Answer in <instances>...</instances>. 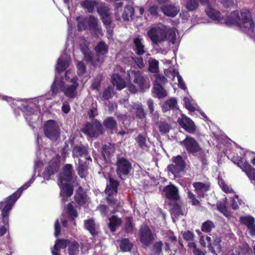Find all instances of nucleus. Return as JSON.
<instances>
[{
	"mask_svg": "<svg viewBox=\"0 0 255 255\" xmlns=\"http://www.w3.org/2000/svg\"><path fill=\"white\" fill-rule=\"evenodd\" d=\"M33 182V180L31 179L19 188L12 194L5 198L3 201L0 202V209L1 211L2 221L4 224L3 226L9 227L8 216L10 211L12 209L16 201L20 197L23 191L28 188Z\"/></svg>",
	"mask_w": 255,
	"mask_h": 255,
	"instance_id": "1",
	"label": "nucleus"
},
{
	"mask_svg": "<svg viewBox=\"0 0 255 255\" xmlns=\"http://www.w3.org/2000/svg\"><path fill=\"white\" fill-rule=\"evenodd\" d=\"M147 35L152 42L156 45L166 40L172 44H174L176 40V33L173 28L165 30L157 29L156 27H153L148 31Z\"/></svg>",
	"mask_w": 255,
	"mask_h": 255,
	"instance_id": "2",
	"label": "nucleus"
},
{
	"mask_svg": "<svg viewBox=\"0 0 255 255\" xmlns=\"http://www.w3.org/2000/svg\"><path fill=\"white\" fill-rule=\"evenodd\" d=\"M238 27L240 30L250 36H253L255 33V21L249 11H241Z\"/></svg>",
	"mask_w": 255,
	"mask_h": 255,
	"instance_id": "3",
	"label": "nucleus"
},
{
	"mask_svg": "<svg viewBox=\"0 0 255 255\" xmlns=\"http://www.w3.org/2000/svg\"><path fill=\"white\" fill-rule=\"evenodd\" d=\"M45 137L53 142H56L60 136V128L58 123L53 120H49L45 122L43 127Z\"/></svg>",
	"mask_w": 255,
	"mask_h": 255,
	"instance_id": "4",
	"label": "nucleus"
},
{
	"mask_svg": "<svg viewBox=\"0 0 255 255\" xmlns=\"http://www.w3.org/2000/svg\"><path fill=\"white\" fill-rule=\"evenodd\" d=\"M186 163L183 157L180 155L173 156L172 157V163L167 166V170L173 174L175 177H180L184 172Z\"/></svg>",
	"mask_w": 255,
	"mask_h": 255,
	"instance_id": "5",
	"label": "nucleus"
},
{
	"mask_svg": "<svg viewBox=\"0 0 255 255\" xmlns=\"http://www.w3.org/2000/svg\"><path fill=\"white\" fill-rule=\"evenodd\" d=\"M81 131L91 137H97L105 132L102 124L97 119L92 123H87Z\"/></svg>",
	"mask_w": 255,
	"mask_h": 255,
	"instance_id": "6",
	"label": "nucleus"
},
{
	"mask_svg": "<svg viewBox=\"0 0 255 255\" xmlns=\"http://www.w3.org/2000/svg\"><path fill=\"white\" fill-rule=\"evenodd\" d=\"M61 163L60 156L56 155L48 162V165L45 168L42 173V176L45 180H48L51 177L57 173L60 169Z\"/></svg>",
	"mask_w": 255,
	"mask_h": 255,
	"instance_id": "7",
	"label": "nucleus"
},
{
	"mask_svg": "<svg viewBox=\"0 0 255 255\" xmlns=\"http://www.w3.org/2000/svg\"><path fill=\"white\" fill-rule=\"evenodd\" d=\"M116 166V173L120 179H122V176H127L129 174L132 169V164L130 162L124 157L117 158Z\"/></svg>",
	"mask_w": 255,
	"mask_h": 255,
	"instance_id": "8",
	"label": "nucleus"
},
{
	"mask_svg": "<svg viewBox=\"0 0 255 255\" xmlns=\"http://www.w3.org/2000/svg\"><path fill=\"white\" fill-rule=\"evenodd\" d=\"M73 166L71 164H66L59 175L61 183L63 182H74L77 178Z\"/></svg>",
	"mask_w": 255,
	"mask_h": 255,
	"instance_id": "9",
	"label": "nucleus"
},
{
	"mask_svg": "<svg viewBox=\"0 0 255 255\" xmlns=\"http://www.w3.org/2000/svg\"><path fill=\"white\" fill-rule=\"evenodd\" d=\"M140 243L145 247L150 246L155 240L156 235L153 234L149 227H141L139 231Z\"/></svg>",
	"mask_w": 255,
	"mask_h": 255,
	"instance_id": "10",
	"label": "nucleus"
},
{
	"mask_svg": "<svg viewBox=\"0 0 255 255\" xmlns=\"http://www.w3.org/2000/svg\"><path fill=\"white\" fill-rule=\"evenodd\" d=\"M180 144L184 146L188 154L195 155L201 150V148L196 139L187 135L185 138L180 142Z\"/></svg>",
	"mask_w": 255,
	"mask_h": 255,
	"instance_id": "11",
	"label": "nucleus"
},
{
	"mask_svg": "<svg viewBox=\"0 0 255 255\" xmlns=\"http://www.w3.org/2000/svg\"><path fill=\"white\" fill-rule=\"evenodd\" d=\"M177 122L188 133L194 134L195 132L196 127L194 122L185 115L182 114L180 117H179Z\"/></svg>",
	"mask_w": 255,
	"mask_h": 255,
	"instance_id": "12",
	"label": "nucleus"
},
{
	"mask_svg": "<svg viewBox=\"0 0 255 255\" xmlns=\"http://www.w3.org/2000/svg\"><path fill=\"white\" fill-rule=\"evenodd\" d=\"M97 11L103 24L109 31L112 22V15L110 12V8L108 6H100L97 8Z\"/></svg>",
	"mask_w": 255,
	"mask_h": 255,
	"instance_id": "13",
	"label": "nucleus"
},
{
	"mask_svg": "<svg viewBox=\"0 0 255 255\" xmlns=\"http://www.w3.org/2000/svg\"><path fill=\"white\" fill-rule=\"evenodd\" d=\"M72 156L73 158H77L78 159L84 157L86 160L92 161L88 148L83 145H76L73 148Z\"/></svg>",
	"mask_w": 255,
	"mask_h": 255,
	"instance_id": "14",
	"label": "nucleus"
},
{
	"mask_svg": "<svg viewBox=\"0 0 255 255\" xmlns=\"http://www.w3.org/2000/svg\"><path fill=\"white\" fill-rule=\"evenodd\" d=\"M163 191L166 198L168 200V202L180 200V197L178 189L173 184L165 186Z\"/></svg>",
	"mask_w": 255,
	"mask_h": 255,
	"instance_id": "15",
	"label": "nucleus"
},
{
	"mask_svg": "<svg viewBox=\"0 0 255 255\" xmlns=\"http://www.w3.org/2000/svg\"><path fill=\"white\" fill-rule=\"evenodd\" d=\"M241 224L246 225L251 236L255 235V219L251 216H241L240 218Z\"/></svg>",
	"mask_w": 255,
	"mask_h": 255,
	"instance_id": "16",
	"label": "nucleus"
},
{
	"mask_svg": "<svg viewBox=\"0 0 255 255\" xmlns=\"http://www.w3.org/2000/svg\"><path fill=\"white\" fill-rule=\"evenodd\" d=\"M92 161H85L81 159L78 160V165L76 167L78 174L81 178H85L88 174L89 165Z\"/></svg>",
	"mask_w": 255,
	"mask_h": 255,
	"instance_id": "17",
	"label": "nucleus"
},
{
	"mask_svg": "<svg viewBox=\"0 0 255 255\" xmlns=\"http://www.w3.org/2000/svg\"><path fill=\"white\" fill-rule=\"evenodd\" d=\"M107 179L108 183L107 184L105 193H114L116 196L118 192L120 182L114 179L110 174L108 175Z\"/></svg>",
	"mask_w": 255,
	"mask_h": 255,
	"instance_id": "18",
	"label": "nucleus"
},
{
	"mask_svg": "<svg viewBox=\"0 0 255 255\" xmlns=\"http://www.w3.org/2000/svg\"><path fill=\"white\" fill-rule=\"evenodd\" d=\"M193 186L195 188V191L198 197L204 198L205 194L210 188L209 183H204L201 182H195L193 183Z\"/></svg>",
	"mask_w": 255,
	"mask_h": 255,
	"instance_id": "19",
	"label": "nucleus"
},
{
	"mask_svg": "<svg viewBox=\"0 0 255 255\" xmlns=\"http://www.w3.org/2000/svg\"><path fill=\"white\" fill-rule=\"evenodd\" d=\"M71 82L73 84L65 87L63 91L66 97L70 98H74L76 97V90L79 85L77 82V78H72Z\"/></svg>",
	"mask_w": 255,
	"mask_h": 255,
	"instance_id": "20",
	"label": "nucleus"
},
{
	"mask_svg": "<svg viewBox=\"0 0 255 255\" xmlns=\"http://www.w3.org/2000/svg\"><path fill=\"white\" fill-rule=\"evenodd\" d=\"M74 200L79 206L86 204L87 201V195L81 186H79L74 195Z\"/></svg>",
	"mask_w": 255,
	"mask_h": 255,
	"instance_id": "21",
	"label": "nucleus"
},
{
	"mask_svg": "<svg viewBox=\"0 0 255 255\" xmlns=\"http://www.w3.org/2000/svg\"><path fill=\"white\" fill-rule=\"evenodd\" d=\"M114 150V145L111 143L103 144L102 146L101 154L106 163L111 160V155Z\"/></svg>",
	"mask_w": 255,
	"mask_h": 255,
	"instance_id": "22",
	"label": "nucleus"
},
{
	"mask_svg": "<svg viewBox=\"0 0 255 255\" xmlns=\"http://www.w3.org/2000/svg\"><path fill=\"white\" fill-rule=\"evenodd\" d=\"M142 38L136 37L133 39V50L138 56L143 55L146 52L145 46L142 42Z\"/></svg>",
	"mask_w": 255,
	"mask_h": 255,
	"instance_id": "23",
	"label": "nucleus"
},
{
	"mask_svg": "<svg viewBox=\"0 0 255 255\" xmlns=\"http://www.w3.org/2000/svg\"><path fill=\"white\" fill-rule=\"evenodd\" d=\"M103 125L106 130L110 131L111 133H113L114 130L118 127L117 121L112 117L106 118L103 122Z\"/></svg>",
	"mask_w": 255,
	"mask_h": 255,
	"instance_id": "24",
	"label": "nucleus"
},
{
	"mask_svg": "<svg viewBox=\"0 0 255 255\" xmlns=\"http://www.w3.org/2000/svg\"><path fill=\"white\" fill-rule=\"evenodd\" d=\"M72 182H63L61 183V194H63V199L65 198L70 197L73 194L74 187L72 185Z\"/></svg>",
	"mask_w": 255,
	"mask_h": 255,
	"instance_id": "25",
	"label": "nucleus"
},
{
	"mask_svg": "<svg viewBox=\"0 0 255 255\" xmlns=\"http://www.w3.org/2000/svg\"><path fill=\"white\" fill-rule=\"evenodd\" d=\"M112 83L116 86L118 90H121L126 87V84L124 80L119 74H114L112 77Z\"/></svg>",
	"mask_w": 255,
	"mask_h": 255,
	"instance_id": "26",
	"label": "nucleus"
},
{
	"mask_svg": "<svg viewBox=\"0 0 255 255\" xmlns=\"http://www.w3.org/2000/svg\"><path fill=\"white\" fill-rule=\"evenodd\" d=\"M130 75L134 77L133 82L139 88H142L145 83V79L140 72L139 71L131 70L129 74Z\"/></svg>",
	"mask_w": 255,
	"mask_h": 255,
	"instance_id": "27",
	"label": "nucleus"
},
{
	"mask_svg": "<svg viewBox=\"0 0 255 255\" xmlns=\"http://www.w3.org/2000/svg\"><path fill=\"white\" fill-rule=\"evenodd\" d=\"M109 223L108 226L111 232L112 233L115 232L117 228L119 227L122 223V219L118 218V217L115 215H112L109 218Z\"/></svg>",
	"mask_w": 255,
	"mask_h": 255,
	"instance_id": "28",
	"label": "nucleus"
},
{
	"mask_svg": "<svg viewBox=\"0 0 255 255\" xmlns=\"http://www.w3.org/2000/svg\"><path fill=\"white\" fill-rule=\"evenodd\" d=\"M206 14L213 20H221L223 19V16L220 12L212 7L211 6H209L205 10Z\"/></svg>",
	"mask_w": 255,
	"mask_h": 255,
	"instance_id": "29",
	"label": "nucleus"
},
{
	"mask_svg": "<svg viewBox=\"0 0 255 255\" xmlns=\"http://www.w3.org/2000/svg\"><path fill=\"white\" fill-rule=\"evenodd\" d=\"M84 227L90 234L95 237L98 235L95 221L93 218L89 219L84 221Z\"/></svg>",
	"mask_w": 255,
	"mask_h": 255,
	"instance_id": "30",
	"label": "nucleus"
},
{
	"mask_svg": "<svg viewBox=\"0 0 255 255\" xmlns=\"http://www.w3.org/2000/svg\"><path fill=\"white\" fill-rule=\"evenodd\" d=\"M178 201L168 202V204L170 207V211L171 214L175 216L183 215L181 206L178 203Z\"/></svg>",
	"mask_w": 255,
	"mask_h": 255,
	"instance_id": "31",
	"label": "nucleus"
},
{
	"mask_svg": "<svg viewBox=\"0 0 255 255\" xmlns=\"http://www.w3.org/2000/svg\"><path fill=\"white\" fill-rule=\"evenodd\" d=\"M161 10L165 15L172 17L175 16L178 12L176 7L172 4L163 5Z\"/></svg>",
	"mask_w": 255,
	"mask_h": 255,
	"instance_id": "32",
	"label": "nucleus"
},
{
	"mask_svg": "<svg viewBox=\"0 0 255 255\" xmlns=\"http://www.w3.org/2000/svg\"><path fill=\"white\" fill-rule=\"evenodd\" d=\"M238 16H241V15H239L238 10L232 12L231 16L227 17L225 23L228 25H236L238 27V23H240V20Z\"/></svg>",
	"mask_w": 255,
	"mask_h": 255,
	"instance_id": "33",
	"label": "nucleus"
},
{
	"mask_svg": "<svg viewBox=\"0 0 255 255\" xmlns=\"http://www.w3.org/2000/svg\"><path fill=\"white\" fill-rule=\"evenodd\" d=\"M133 218L131 216H128L125 218V223L123 230L127 234H132L133 231L134 224Z\"/></svg>",
	"mask_w": 255,
	"mask_h": 255,
	"instance_id": "34",
	"label": "nucleus"
},
{
	"mask_svg": "<svg viewBox=\"0 0 255 255\" xmlns=\"http://www.w3.org/2000/svg\"><path fill=\"white\" fill-rule=\"evenodd\" d=\"M136 119L142 120L146 118V113L141 104H136L133 107Z\"/></svg>",
	"mask_w": 255,
	"mask_h": 255,
	"instance_id": "35",
	"label": "nucleus"
},
{
	"mask_svg": "<svg viewBox=\"0 0 255 255\" xmlns=\"http://www.w3.org/2000/svg\"><path fill=\"white\" fill-rule=\"evenodd\" d=\"M120 248L123 252H130L133 248V244L128 238H124L120 241Z\"/></svg>",
	"mask_w": 255,
	"mask_h": 255,
	"instance_id": "36",
	"label": "nucleus"
},
{
	"mask_svg": "<svg viewBox=\"0 0 255 255\" xmlns=\"http://www.w3.org/2000/svg\"><path fill=\"white\" fill-rule=\"evenodd\" d=\"M221 240L220 238H216L213 243L208 245L209 250L212 253L215 254L216 252L220 253L222 251L221 246Z\"/></svg>",
	"mask_w": 255,
	"mask_h": 255,
	"instance_id": "37",
	"label": "nucleus"
},
{
	"mask_svg": "<svg viewBox=\"0 0 255 255\" xmlns=\"http://www.w3.org/2000/svg\"><path fill=\"white\" fill-rule=\"evenodd\" d=\"M108 46L106 44L104 41H100L94 48L97 55H105L108 52Z\"/></svg>",
	"mask_w": 255,
	"mask_h": 255,
	"instance_id": "38",
	"label": "nucleus"
},
{
	"mask_svg": "<svg viewBox=\"0 0 255 255\" xmlns=\"http://www.w3.org/2000/svg\"><path fill=\"white\" fill-rule=\"evenodd\" d=\"M80 244L76 241H71L68 247L69 255H78L79 254Z\"/></svg>",
	"mask_w": 255,
	"mask_h": 255,
	"instance_id": "39",
	"label": "nucleus"
},
{
	"mask_svg": "<svg viewBox=\"0 0 255 255\" xmlns=\"http://www.w3.org/2000/svg\"><path fill=\"white\" fill-rule=\"evenodd\" d=\"M134 13V8L130 5H127L125 7L124 12L122 14V18L125 21H128L129 18L133 17Z\"/></svg>",
	"mask_w": 255,
	"mask_h": 255,
	"instance_id": "40",
	"label": "nucleus"
},
{
	"mask_svg": "<svg viewBox=\"0 0 255 255\" xmlns=\"http://www.w3.org/2000/svg\"><path fill=\"white\" fill-rule=\"evenodd\" d=\"M71 241L68 239H59L55 241V244L54 245V249L57 250V249L60 250V249H65L67 247H68Z\"/></svg>",
	"mask_w": 255,
	"mask_h": 255,
	"instance_id": "41",
	"label": "nucleus"
},
{
	"mask_svg": "<svg viewBox=\"0 0 255 255\" xmlns=\"http://www.w3.org/2000/svg\"><path fill=\"white\" fill-rule=\"evenodd\" d=\"M177 104L176 100L174 98L166 101L163 105L162 110L163 112H166L171 109H174L177 106Z\"/></svg>",
	"mask_w": 255,
	"mask_h": 255,
	"instance_id": "42",
	"label": "nucleus"
},
{
	"mask_svg": "<svg viewBox=\"0 0 255 255\" xmlns=\"http://www.w3.org/2000/svg\"><path fill=\"white\" fill-rule=\"evenodd\" d=\"M153 91L159 99L163 98L167 96V92L162 86L153 85Z\"/></svg>",
	"mask_w": 255,
	"mask_h": 255,
	"instance_id": "43",
	"label": "nucleus"
},
{
	"mask_svg": "<svg viewBox=\"0 0 255 255\" xmlns=\"http://www.w3.org/2000/svg\"><path fill=\"white\" fill-rule=\"evenodd\" d=\"M163 243L161 241L155 242L151 248L150 255H160L162 253Z\"/></svg>",
	"mask_w": 255,
	"mask_h": 255,
	"instance_id": "44",
	"label": "nucleus"
},
{
	"mask_svg": "<svg viewBox=\"0 0 255 255\" xmlns=\"http://www.w3.org/2000/svg\"><path fill=\"white\" fill-rule=\"evenodd\" d=\"M170 73L172 76L173 79H174L175 76H177L178 82V87L179 88L183 90L186 89L185 84L182 77L180 75L179 72L177 71H176L175 69H173L172 71H170Z\"/></svg>",
	"mask_w": 255,
	"mask_h": 255,
	"instance_id": "45",
	"label": "nucleus"
},
{
	"mask_svg": "<svg viewBox=\"0 0 255 255\" xmlns=\"http://www.w3.org/2000/svg\"><path fill=\"white\" fill-rule=\"evenodd\" d=\"M81 50L84 55V60L91 63L93 59V54L91 50L87 47H83L81 48Z\"/></svg>",
	"mask_w": 255,
	"mask_h": 255,
	"instance_id": "46",
	"label": "nucleus"
},
{
	"mask_svg": "<svg viewBox=\"0 0 255 255\" xmlns=\"http://www.w3.org/2000/svg\"><path fill=\"white\" fill-rule=\"evenodd\" d=\"M67 213L69 218L74 220L78 217V213L72 203H69L67 207Z\"/></svg>",
	"mask_w": 255,
	"mask_h": 255,
	"instance_id": "47",
	"label": "nucleus"
},
{
	"mask_svg": "<svg viewBox=\"0 0 255 255\" xmlns=\"http://www.w3.org/2000/svg\"><path fill=\"white\" fill-rule=\"evenodd\" d=\"M107 196L106 197V201L109 205L120 207V202L114 197L115 193H105Z\"/></svg>",
	"mask_w": 255,
	"mask_h": 255,
	"instance_id": "48",
	"label": "nucleus"
},
{
	"mask_svg": "<svg viewBox=\"0 0 255 255\" xmlns=\"http://www.w3.org/2000/svg\"><path fill=\"white\" fill-rule=\"evenodd\" d=\"M214 228H215V225L213 222L208 220L202 223L201 229L203 232L209 233Z\"/></svg>",
	"mask_w": 255,
	"mask_h": 255,
	"instance_id": "49",
	"label": "nucleus"
},
{
	"mask_svg": "<svg viewBox=\"0 0 255 255\" xmlns=\"http://www.w3.org/2000/svg\"><path fill=\"white\" fill-rule=\"evenodd\" d=\"M96 2L94 1L85 0L82 3V7L87 9L89 13H93Z\"/></svg>",
	"mask_w": 255,
	"mask_h": 255,
	"instance_id": "50",
	"label": "nucleus"
},
{
	"mask_svg": "<svg viewBox=\"0 0 255 255\" xmlns=\"http://www.w3.org/2000/svg\"><path fill=\"white\" fill-rule=\"evenodd\" d=\"M158 128L161 133L165 134L169 131L171 126L166 122H160L158 123Z\"/></svg>",
	"mask_w": 255,
	"mask_h": 255,
	"instance_id": "51",
	"label": "nucleus"
},
{
	"mask_svg": "<svg viewBox=\"0 0 255 255\" xmlns=\"http://www.w3.org/2000/svg\"><path fill=\"white\" fill-rule=\"evenodd\" d=\"M88 24L90 29L97 30L98 28V18L93 15H90L88 21Z\"/></svg>",
	"mask_w": 255,
	"mask_h": 255,
	"instance_id": "52",
	"label": "nucleus"
},
{
	"mask_svg": "<svg viewBox=\"0 0 255 255\" xmlns=\"http://www.w3.org/2000/svg\"><path fill=\"white\" fill-rule=\"evenodd\" d=\"M135 140L141 149H144L147 147L146 138L142 134H139L135 138Z\"/></svg>",
	"mask_w": 255,
	"mask_h": 255,
	"instance_id": "53",
	"label": "nucleus"
},
{
	"mask_svg": "<svg viewBox=\"0 0 255 255\" xmlns=\"http://www.w3.org/2000/svg\"><path fill=\"white\" fill-rule=\"evenodd\" d=\"M68 66V63L66 61L59 59L58 61L56 69L58 73H61L65 71Z\"/></svg>",
	"mask_w": 255,
	"mask_h": 255,
	"instance_id": "54",
	"label": "nucleus"
},
{
	"mask_svg": "<svg viewBox=\"0 0 255 255\" xmlns=\"http://www.w3.org/2000/svg\"><path fill=\"white\" fill-rule=\"evenodd\" d=\"M159 63L155 59H153L149 62L148 71L153 73H157L159 71Z\"/></svg>",
	"mask_w": 255,
	"mask_h": 255,
	"instance_id": "55",
	"label": "nucleus"
},
{
	"mask_svg": "<svg viewBox=\"0 0 255 255\" xmlns=\"http://www.w3.org/2000/svg\"><path fill=\"white\" fill-rule=\"evenodd\" d=\"M198 0H188L186 7L188 10L192 11L198 8Z\"/></svg>",
	"mask_w": 255,
	"mask_h": 255,
	"instance_id": "56",
	"label": "nucleus"
},
{
	"mask_svg": "<svg viewBox=\"0 0 255 255\" xmlns=\"http://www.w3.org/2000/svg\"><path fill=\"white\" fill-rule=\"evenodd\" d=\"M167 82V79L166 78L160 74H157L156 75V79L153 82V85H159V86H162Z\"/></svg>",
	"mask_w": 255,
	"mask_h": 255,
	"instance_id": "57",
	"label": "nucleus"
},
{
	"mask_svg": "<svg viewBox=\"0 0 255 255\" xmlns=\"http://www.w3.org/2000/svg\"><path fill=\"white\" fill-rule=\"evenodd\" d=\"M217 209L226 217L229 216L230 213L228 210L227 207L225 203H220L217 204Z\"/></svg>",
	"mask_w": 255,
	"mask_h": 255,
	"instance_id": "58",
	"label": "nucleus"
},
{
	"mask_svg": "<svg viewBox=\"0 0 255 255\" xmlns=\"http://www.w3.org/2000/svg\"><path fill=\"white\" fill-rule=\"evenodd\" d=\"M77 68L78 69V75L82 76L84 75L86 72V67L82 61H79L77 63Z\"/></svg>",
	"mask_w": 255,
	"mask_h": 255,
	"instance_id": "59",
	"label": "nucleus"
},
{
	"mask_svg": "<svg viewBox=\"0 0 255 255\" xmlns=\"http://www.w3.org/2000/svg\"><path fill=\"white\" fill-rule=\"evenodd\" d=\"M219 184L222 190L226 193H231L233 192V190L226 184L223 180L219 181Z\"/></svg>",
	"mask_w": 255,
	"mask_h": 255,
	"instance_id": "60",
	"label": "nucleus"
},
{
	"mask_svg": "<svg viewBox=\"0 0 255 255\" xmlns=\"http://www.w3.org/2000/svg\"><path fill=\"white\" fill-rule=\"evenodd\" d=\"M148 10L152 16H158L159 8L157 4H153L149 6Z\"/></svg>",
	"mask_w": 255,
	"mask_h": 255,
	"instance_id": "61",
	"label": "nucleus"
},
{
	"mask_svg": "<svg viewBox=\"0 0 255 255\" xmlns=\"http://www.w3.org/2000/svg\"><path fill=\"white\" fill-rule=\"evenodd\" d=\"M101 55L96 54V57L95 59H93L91 64L94 67L100 65L104 62V58L103 57H101Z\"/></svg>",
	"mask_w": 255,
	"mask_h": 255,
	"instance_id": "62",
	"label": "nucleus"
},
{
	"mask_svg": "<svg viewBox=\"0 0 255 255\" xmlns=\"http://www.w3.org/2000/svg\"><path fill=\"white\" fill-rule=\"evenodd\" d=\"M194 234L190 231H187L183 234V239L187 241H193L194 240Z\"/></svg>",
	"mask_w": 255,
	"mask_h": 255,
	"instance_id": "63",
	"label": "nucleus"
},
{
	"mask_svg": "<svg viewBox=\"0 0 255 255\" xmlns=\"http://www.w3.org/2000/svg\"><path fill=\"white\" fill-rule=\"evenodd\" d=\"M240 167L246 173V174L251 171L253 168H254L247 161H245L244 163L243 162V163L241 164V167Z\"/></svg>",
	"mask_w": 255,
	"mask_h": 255,
	"instance_id": "64",
	"label": "nucleus"
}]
</instances>
